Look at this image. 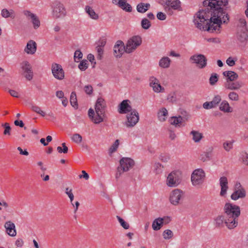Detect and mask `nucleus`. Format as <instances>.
Masks as SVG:
<instances>
[{
  "label": "nucleus",
  "mask_w": 248,
  "mask_h": 248,
  "mask_svg": "<svg viewBox=\"0 0 248 248\" xmlns=\"http://www.w3.org/2000/svg\"><path fill=\"white\" fill-rule=\"evenodd\" d=\"M183 196V192L179 189H175L170 193V201L174 205H177L180 203V201Z\"/></svg>",
  "instance_id": "obj_12"
},
{
  "label": "nucleus",
  "mask_w": 248,
  "mask_h": 248,
  "mask_svg": "<svg viewBox=\"0 0 248 248\" xmlns=\"http://www.w3.org/2000/svg\"><path fill=\"white\" fill-rule=\"evenodd\" d=\"M227 0H205L203 2L204 9L199 10L197 17L193 20L194 24L200 30L209 32H220L223 24H227L229 17L225 6Z\"/></svg>",
  "instance_id": "obj_1"
},
{
  "label": "nucleus",
  "mask_w": 248,
  "mask_h": 248,
  "mask_svg": "<svg viewBox=\"0 0 248 248\" xmlns=\"http://www.w3.org/2000/svg\"><path fill=\"white\" fill-rule=\"evenodd\" d=\"M161 164L159 163H155L154 165L155 170V172L156 173H159L161 172V170L160 169V168L162 167Z\"/></svg>",
  "instance_id": "obj_61"
},
{
  "label": "nucleus",
  "mask_w": 248,
  "mask_h": 248,
  "mask_svg": "<svg viewBox=\"0 0 248 248\" xmlns=\"http://www.w3.org/2000/svg\"><path fill=\"white\" fill-rule=\"evenodd\" d=\"M205 176V173L202 169L195 170L191 177L192 185L195 186L201 185L203 182Z\"/></svg>",
  "instance_id": "obj_6"
},
{
  "label": "nucleus",
  "mask_w": 248,
  "mask_h": 248,
  "mask_svg": "<svg viewBox=\"0 0 248 248\" xmlns=\"http://www.w3.org/2000/svg\"><path fill=\"white\" fill-rule=\"evenodd\" d=\"M226 63L229 66H232L235 64V61L230 57L226 60Z\"/></svg>",
  "instance_id": "obj_64"
},
{
  "label": "nucleus",
  "mask_w": 248,
  "mask_h": 248,
  "mask_svg": "<svg viewBox=\"0 0 248 248\" xmlns=\"http://www.w3.org/2000/svg\"><path fill=\"white\" fill-rule=\"evenodd\" d=\"M161 218L162 219V220H161V222H162L163 225L164 224H167L169 223L170 222V221H171L170 217L168 216H166L163 217H161Z\"/></svg>",
  "instance_id": "obj_62"
},
{
  "label": "nucleus",
  "mask_w": 248,
  "mask_h": 248,
  "mask_svg": "<svg viewBox=\"0 0 248 248\" xmlns=\"http://www.w3.org/2000/svg\"><path fill=\"white\" fill-rule=\"evenodd\" d=\"M224 86L226 88L230 90H238L242 87V84L238 81L235 82L226 81Z\"/></svg>",
  "instance_id": "obj_25"
},
{
  "label": "nucleus",
  "mask_w": 248,
  "mask_h": 248,
  "mask_svg": "<svg viewBox=\"0 0 248 248\" xmlns=\"http://www.w3.org/2000/svg\"><path fill=\"white\" fill-rule=\"evenodd\" d=\"M223 214L226 217L225 225L229 229L238 225V217L240 215V208L238 205L227 202L223 207Z\"/></svg>",
  "instance_id": "obj_2"
},
{
  "label": "nucleus",
  "mask_w": 248,
  "mask_h": 248,
  "mask_svg": "<svg viewBox=\"0 0 248 248\" xmlns=\"http://www.w3.org/2000/svg\"><path fill=\"white\" fill-rule=\"evenodd\" d=\"M238 40L241 43H246L248 39V31L247 27L239 29L237 34Z\"/></svg>",
  "instance_id": "obj_19"
},
{
  "label": "nucleus",
  "mask_w": 248,
  "mask_h": 248,
  "mask_svg": "<svg viewBox=\"0 0 248 248\" xmlns=\"http://www.w3.org/2000/svg\"><path fill=\"white\" fill-rule=\"evenodd\" d=\"M13 13V11L11 10L10 12L6 9H3L1 11V16L2 17L7 18L9 17H12L11 14Z\"/></svg>",
  "instance_id": "obj_48"
},
{
  "label": "nucleus",
  "mask_w": 248,
  "mask_h": 248,
  "mask_svg": "<svg viewBox=\"0 0 248 248\" xmlns=\"http://www.w3.org/2000/svg\"><path fill=\"white\" fill-rule=\"evenodd\" d=\"M4 227L6 229V232L8 235L11 236H15L16 234V232L15 229V225L11 221H6L4 224Z\"/></svg>",
  "instance_id": "obj_20"
},
{
  "label": "nucleus",
  "mask_w": 248,
  "mask_h": 248,
  "mask_svg": "<svg viewBox=\"0 0 248 248\" xmlns=\"http://www.w3.org/2000/svg\"><path fill=\"white\" fill-rule=\"evenodd\" d=\"M119 162V170H122V172L128 171L135 165L134 161L129 157H123L120 159Z\"/></svg>",
  "instance_id": "obj_9"
},
{
  "label": "nucleus",
  "mask_w": 248,
  "mask_h": 248,
  "mask_svg": "<svg viewBox=\"0 0 248 248\" xmlns=\"http://www.w3.org/2000/svg\"><path fill=\"white\" fill-rule=\"evenodd\" d=\"M78 67L79 69L82 71L86 70L88 67V61L87 60L81 61Z\"/></svg>",
  "instance_id": "obj_43"
},
{
  "label": "nucleus",
  "mask_w": 248,
  "mask_h": 248,
  "mask_svg": "<svg viewBox=\"0 0 248 248\" xmlns=\"http://www.w3.org/2000/svg\"><path fill=\"white\" fill-rule=\"evenodd\" d=\"M233 141H226L223 143V148L227 151H229L232 148Z\"/></svg>",
  "instance_id": "obj_52"
},
{
  "label": "nucleus",
  "mask_w": 248,
  "mask_h": 248,
  "mask_svg": "<svg viewBox=\"0 0 248 248\" xmlns=\"http://www.w3.org/2000/svg\"><path fill=\"white\" fill-rule=\"evenodd\" d=\"M84 90L87 94L91 95L93 93V89L91 85H88L84 87Z\"/></svg>",
  "instance_id": "obj_55"
},
{
  "label": "nucleus",
  "mask_w": 248,
  "mask_h": 248,
  "mask_svg": "<svg viewBox=\"0 0 248 248\" xmlns=\"http://www.w3.org/2000/svg\"><path fill=\"white\" fill-rule=\"evenodd\" d=\"M31 109L33 111L41 115V116H42L43 117L45 116V113L41 109V108L39 107H38L37 106L32 105Z\"/></svg>",
  "instance_id": "obj_44"
},
{
  "label": "nucleus",
  "mask_w": 248,
  "mask_h": 248,
  "mask_svg": "<svg viewBox=\"0 0 248 248\" xmlns=\"http://www.w3.org/2000/svg\"><path fill=\"white\" fill-rule=\"evenodd\" d=\"M23 13L29 19H31L36 16V15L31 13V11L29 10H24L23 11Z\"/></svg>",
  "instance_id": "obj_54"
},
{
  "label": "nucleus",
  "mask_w": 248,
  "mask_h": 248,
  "mask_svg": "<svg viewBox=\"0 0 248 248\" xmlns=\"http://www.w3.org/2000/svg\"><path fill=\"white\" fill-rule=\"evenodd\" d=\"M167 100L171 103L176 101V96L174 93H171L167 96Z\"/></svg>",
  "instance_id": "obj_51"
},
{
  "label": "nucleus",
  "mask_w": 248,
  "mask_h": 248,
  "mask_svg": "<svg viewBox=\"0 0 248 248\" xmlns=\"http://www.w3.org/2000/svg\"><path fill=\"white\" fill-rule=\"evenodd\" d=\"M150 7V4L149 3L140 2L137 5V10L140 13H144L149 9Z\"/></svg>",
  "instance_id": "obj_26"
},
{
  "label": "nucleus",
  "mask_w": 248,
  "mask_h": 248,
  "mask_svg": "<svg viewBox=\"0 0 248 248\" xmlns=\"http://www.w3.org/2000/svg\"><path fill=\"white\" fill-rule=\"evenodd\" d=\"M127 122L125 124L127 127H133L139 121V113L136 109H133L130 114L126 115Z\"/></svg>",
  "instance_id": "obj_10"
},
{
  "label": "nucleus",
  "mask_w": 248,
  "mask_h": 248,
  "mask_svg": "<svg viewBox=\"0 0 248 248\" xmlns=\"http://www.w3.org/2000/svg\"><path fill=\"white\" fill-rule=\"evenodd\" d=\"M225 220L226 217L224 214L218 216L215 219L216 226L219 227L223 226V224H225Z\"/></svg>",
  "instance_id": "obj_33"
},
{
  "label": "nucleus",
  "mask_w": 248,
  "mask_h": 248,
  "mask_svg": "<svg viewBox=\"0 0 248 248\" xmlns=\"http://www.w3.org/2000/svg\"><path fill=\"white\" fill-rule=\"evenodd\" d=\"M182 178V173L180 171H173L167 177V185L169 187H176L181 183Z\"/></svg>",
  "instance_id": "obj_4"
},
{
  "label": "nucleus",
  "mask_w": 248,
  "mask_h": 248,
  "mask_svg": "<svg viewBox=\"0 0 248 248\" xmlns=\"http://www.w3.org/2000/svg\"><path fill=\"white\" fill-rule=\"evenodd\" d=\"M113 51L115 57L120 58L124 52H126V46H124L123 41H117L114 46Z\"/></svg>",
  "instance_id": "obj_13"
},
{
  "label": "nucleus",
  "mask_w": 248,
  "mask_h": 248,
  "mask_svg": "<svg viewBox=\"0 0 248 248\" xmlns=\"http://www.w3.org/2000/svg\"><path fill=\"white\" fill-rule=\"evenodd\" d=\"M141 26L142 29L148 30L151 27V23L148 19L144 18L141 21Z\"/></svg>",
  "instance_id": "obj_36"
},
{
  "label": "nucleus",
  "mask_w": 248,
  "mask_h": 248,
  "mask_svg": "<svg viewBox=\"0 0 248 248\" xmlns=\"http://www.w3.org/2000/svg\"><path fill=\"white\" fill-rule=\"evenodd\" d=\"M170 158L169 155L166 154H161L159 157V159L163 162H167Z\"/></svg>",
  "instance_id": "obj_53"
},
{
  "label": "nucleus",
  "mask_w": 248,
  "mask_h": 248,
  "mask_svg": "<svg viewBox=\"0 0 248 248\" xmlns=\"http://www.w3.org/2000/svg\"><path fill=\"white\" fill-rule=\"evenodd\" d=\"M72 140L76 143H80L81 142L82 138L79 134H74L71 138Z\"/></svg>",
  "instance_id": "obj_42"
},
{
  "label": "nucleus",
  "mask_w": 248,
  "mask_h": 248,
  "mask_svg": "<svg viewBox=\"0 0 248 248\" xmlns=\"http://www.w3.org/2000/svg\"><path fill=\"white\" fill-rule=\"evenodd\" d=\"M171 124L175 125L176 127L180 126L183 121V118L181 116L178 117L173 116L169 120Z\"/></svg>",
  "instance_id": "obj_29"
},
{
  "label": "nucleus",
  "mask_w": 248,
  "mask_h": 248,
  "mask_svg": "<svg viewBox=\"0 0 248 248\" xmlns=\"http://www.w3.org/2000/svg\"><path fill=\"white\" fill-rule=\"evenodd\" d=\"M14 124L16 126H18L20 127H24V129H26V127H24V124L21 120H16L14 122Z\"/></svg>",
  "instance_id": "obj_60"
},
{
  "label": "nucleus",
  "mask_w": 248,
  "mask_h": 248,
  "mask_svg": "<svg viewBox=\"0 0 248 248\" xmlns=\"http://www.w3.org/2000/svg\"><path fill=\"white\" fill-rule=\"evenodd\" d=\"M22 64V69L24 73H26L25 75V78L28 80H31L33 78V72L31 65L27 61L23 62Z\"/></svg>",
  "instance_id": "obj_18"
},
{
  "label": "nucleus",
  "mask_w": 248,
  "mask_h": 248,
  "mask_svg": "<svg viewBox=\"0 0 248 248\" xmlns=\"http://www.w3.org/2000/svg\"><path fill=\"white\" fill-rule=\"evenodd\" d=\"M85 10L86 12L89 15L90 17L93 19L96 20L98 18L99 16L94 11V10L90 6L87 5L85 6Z\"/></svg>",
  "instance_id": "obj_27"
},
{
  "label": "nucleus",
  "mask_w": 248,
  "mask_h": 248,
  "mask_svg": "<svg viewBox=\"0 0 248 248\" xmlns=\"http://www.w3.org/2000/svg\"><path fill=\"white\" fill-rule=\"evenodd\" d=\"M119 7L126 12H131L132 11L131 6L125 1L123 0L122 4H121Z\"/></svg>",
  "instance_id": "obj_37"
},
{
  "label": "nucleus",
  "mask_w": 248,
  "mask_h": 248,
  "mask_svg": "<svg viewBox=\"0 0 248 248\" xmlns=\"http://www.w3.org/2000/svg\"><path fill=\"white\" fill-rule=\"evenodd\" d=\"M31 20L34 29H36L40 27V22L37 16H35V17H33Z\"/></svg>",
  "instance_id": "obj_45"
},
{
  "label": "nucleus",
  "mask_w": 248,
  "mask_h": 248,
  "mask_svg": "<svg viewBox=\"0 0 248 248\" xmlns=\"http://www.w3.org/2000/svg\"><path fill=\"white\" fill-rule=\"evenodd\" d=\"M37 49L36 43L33 40H30L25 48L24 51L27 54H33Z\"/></svg>",
  "instance_id": "obj_22"
},
{
  "label": "nucleus",
  "mask_w": 248,
  "mask_h": 248,
  "mask_svg": "<svg viewBox=\"0 0 248 248\" xmlns=\"http://www.w3.org/2000/svg\"><path fill=\"white\" fill-rule=\"evenodd\" d=\"M150 86L152 87L155 92L159 93L164 92V88L158 83L157 79L154 77H152L150 78Z\"/></svg>",
  "instance_id": "obj_17"
},
{
  "label": "nucleus",
  "mask_w": 248,
  "mask_h": 248,
  "mask_svg": "<svg viewBox=\"0 0 248 248\" xmlns=\"http://www.w3.org/2000/svg\"><path fill=\"white\" fill-rule=\"evenodd\" d=\"M163 236L164 239H169L173 236V233L170 230H166L163 233Z\"/></svg>",
  "instance_id": "obj_46"
},
{
  "label": "nucleus",
  "mask_w": 248,
  "mask_h": 248,
  "mask_svg": "<svg viewBox=\"0 0 248 248\" xmlns=\"http://www.w3.org/2000/svg\"><path fill=\"white\" fill-rule=\"evenodd\" d=\"M190 134L192 135V140L195 142H199L203 138L202 134L197 131L192 130Z\"/></svg>",
  "instance_id": "obj_34"
},
{
  "label": "nucleus",
  "mask_w": 248,
  "mask_h": 248,
  "mask_svg": "<svg viewBox=\"0 0 248 248\" xmlns=\"http://www.w3.org/2000/svg\"><path fill=\"white\" fill-rule=\"evenodd\" d=\"M142 42V39L139 35L132 36L128 41L126 45V53H130L140 46Z\"/></svg>",
  "instance_id": "obj_5"
},
{
  "label": "nucleus",
  "mask_w": 248,
  "mask_h": 248,
  "mask_svg": "<svg viewBox=\"0 0 248 248\" xmlns=\"http://www.w3.org/2000/svg\"><path fill=\"white\" fill-rule=\"evenodd\" d=\"M193 63L197 64L199 68L202 69L207 65V59L203 54H195L191 56L189 59Z\"/></svg>",
  "instance_id": "obj_8"
},
{
  "label": "nucleus",
  "mask_w": 248,
  "mask_h": 248,
  "mask_svg": "<svg viewBox=\"0 0 248 248\" xmlns=\"http://www.w3.org/2000/svg\"><path fill=\"white\" fill-rule=\"evenodd\" d=\"M52 73L54 77L59 80H62L64 78V72L62 66L58 63H53L51 66Z\"/></svg>",
  "instance_id": "obj_11"
},
{
  "label": "nucleus",
  "mask_w": 248,
  "mask_h": 248,
  "mask_svg": "<svg viewBox=\"0 0 248 248\" xmlns=\"http://www.w3.org/2000/svg\"><path fill=\"white\" fill-rule=\"evenodd\" d=\"M157 18L160 20H164L166 19V15L162 12H158L156 15Z\"/></svg>",
  "instance_id": "obj_57"
},
{
  "label": "nucleus",
  "mask_w": 248,
  "mask_h": 248,
  "mask_svg": "<svg viewBox=\"0 0 248 248\" xmlns=\"http://www.w3.org/2000/svg\"><path fill=\"white\" fill-rule=\"evenodd\" d=\"M1 126L4 128V130L3 131V134L4 135H11V127L10 126V124L8 123H5L4 124H2Z\"/></svg>",
  "instance_id": "obj_38"
},
{
  "label": "nucleus",
  "mask_w": 248,
  "mask_h": 248,
  "mask_svg": "<svg viewBox=\"0 0 248 248\" xmlns=\"http://www.w3.org/2000/svg\"><path fill=\"white\" fill-rule=\"evenodd\" d=\"M119 144V140H116L114 143L111 146L109 149V152L110 153H112L114 152H115L117 150V149L118 147Z\"/></svg>",
  "instance_id": "obj_47"
},
{
  "label": "nucleus",
  "mask_w": 248,
  "mask_h": 248,
  "mask_svg": "<svg viewBox=\"0 0 248 248\" xmlns=\"http://www.w3.org/2000/svg\"><path fill=\"white\" fill-rule=\"evenodd\" d=\"M52 9V15L56 18L64 17L66 15L65 8L63 5L59 1H56L54 3Z\"/></svg>",
  "instance_id": "obj_7"
},
{
  "label": "nucleus",
  "mask_w": 248,
  "mask_h": 248,
  "mask_svg": "<svg viewBox=\"0 0 248 248\" xmlns=\"http://www.w3.org/2000/svg\"><path fill=\"white\" fill-rule=\"evenodd\" d=\"M170 60L168 57H164L160 59L159 65L164 68H168L170 65Z\"/></svg>",
  "instance_id": "obj_30"
},
{
  "label": "nucleus",
  "mask_w": 248,
  "mask_h": 248,
  "mask_svg": "<svg viewBox=\"0 0 248 248\" xmlns=\"http://www.w3.org/2000/svg\"><path fill=\"white\" fill-rule=\"evenodd\" d=\"M162 219L161 217H158L155 219L152 223V228L155 231H158L160 230L163 226L162 222H161Z\"/></svg>",
  "instance_id": "obj_31"
},
{
  "label": "nucleus",
  "mask_w": 248,
  "mask_h": 248,
  "mask_svg": "<svg viewBox=\"0 0 248 248\" xmlns=\"http://www.w3.org/2000/svg\"><path fill=\"white\" fill-rule=\"evenodd\" d=\"M129 100H124L119 105L118 112L120 114H125L132 111V107L129 105Z\"/></svg>",
  "instance_id": "obj_15"
},
{
  "label": "nucleus",
  "mask_w": 248,
  "mask_h": 248,
  "mask_svg": "<svg viewBox=\"0 0 248 248\" xmlns=\"http://www.w3.org/2000/svg\"><path fill=\"white\" fill-rule=\"evenodd\" d=\"M219 109L225 112H231L232 111V109L230 107L228 102L225 100L221 102L219 107Z\"/></svg>",
  "instance_id": "obj_32"
},
{
  "label": "nucleus",
  "mask_w": 248,
  "mask_h": 248,
  "mask_svg": "<svg viewBox=\"0 0 248 248\" xmlns=\"http://www.w3.org/2000/svg\"><path fill=\"white\" fill-rule=\"evenodd\" d=\"M88 115L89 117L92 119V120L94 122V119L95 118V116L96 115V113H95L94 110L92 108H90L88 111Z\"/></svg>",
  "instance_id": "obj_56"
},
{
  "label": "nucleus",
  "mask_w": 248,
  "mask_h": 248,
  "mask_svg": "<svg viewBox=\"0 0 248 248\" xmlns=\"http://www.w3.org/2000/svg\"><path fill=\"white\" fill-rule=\"evenodd\" d=\"M246 196V192L245 189H241L238 190H234L231 196V198L232 200L236 201L239 198H244Z\"/></svg>",
  "instance_id": "obj_23"
},
{
  "label": "nucleus",
  "mask_w": 248,
  "mask_h": 248,
  "mask_svg": "<svg viewBox=\"0 0 248 248\" xmlns=\"http://www.w3.org/2000/svg\"><path fill=\"white\" fill-rule=\"evenodd\" d=\"M229 98L232 101H237L239 99L238 94L234 92H232L229 93L228 95Z\"/></svg>",
  "instance_id": "obj_49"
},
{
  "label": "nucleus",
  "mask_w": 248,
  "mask_h": 248,
  "mask_svg": "<svg viewBox=\"0 0 248 248\" xmlns=\"http://www.w3.org/2000/svg\"><path fill=\"white\" fill-rule=\"evenodd\" d=\"M116 217L120 223L121 226L124 229H128L129 228V224L125 221L124 219H123L120 216H117Z\"/></svg>",
  "instance_id": "obj_39"
},
{
  "label": "nucleus",
  "mask_w": 248,
  "mask_h": 248,
  "mask_svg": "<svg viewBox=\"0 0 248 248\" xmlns=\"http://www.w3.org/2000/svg\"><path fill=\"white\" fill-rule=\"evenodd\" d=\"M62 147L58 146L57 147V151L59 153H63L66 154L68 152V148L66 146L65 143H62Z\"/></svg>",
  "instance_id": "obj_41"
},
{
  "label": "nucleus",
  "mask_w": 248,
  "mask_h": 248,
  "mask_svg": "<svg viewBox=\"0 0 248 248\" xmlns=\"http://www.w3.org/2000/svg\"><path fill=\"white\" fill-rule=\"evenodd\" d=\"M96 49L98 53L97 58L98 59L101 60L102 58V55L103 54V49L102 47L97 46Z\"/></svg>",
  "instance_id": "obj_59"
},
{
  "label": "nucleus",
  "mask_w": 248,
  "mask_h": 248,
  "mask_svg": "<svg viewBox=\"0 0 248 248\" xmlns=\"http://www.w3.org/2000/svg\"><path fill=\"white\" fill-rule=\"evenodd\" d=\"M242 160H243V162L246 165L248 166V154L247 153H245L242 155Z\"/></svg>",
  "instance_id": "obj_63"
},
{
  "label": "nucleus",
  "mask_w": 248,
  "mask_h": 248,
  "mask_svg": "<svg viewBox=\"0 0 248 248\" xmlns=\"http://www.w3.org/2000/svg\"><path fill=\"white\" fill-rule=\"evenodd\" d=\"M228 182L226 177L222 176L219 179V185L221 187L220 196L225 197L227 194V191L228 189Z\"/></svg>",
  "instance_id": "obj_14"
},
{
  "label": "nucleus",
  "mask_w": 248,
  "mask_h": 248,
  "mask_svg": "<svg viewBox=\"0 0 248 248\" xmlns=\"http://www.w3.org/2000/svg\"><path fill=\"white\" fill-rule=\"evenodd\" d=\"M210 152H205L201 155V160L203 162L209 160L210 158Z\"/></svg>",
  "instance_id": "obj_50"
},
{
  "label": "nucleus",
  "mask_w": 248,
  "mask_h": 248,
  "mask_svg": "<svg viewBox=\"0 0 248 248\" xmlns=\"http://www.w3.org/2000/svg\"><path fill=\"white\" fill-rule=\"evenodd\" d=\"M82 53L79 50H77L74 53V59L76 60V58L78 59H81L82 58Z\"/></svg>",
  "instance_id": "obj_58"
},
{
  "label": "nucleus",
  "mask_w": 248,
  "mask_h": 248,
  "mask_svg": "<svg viewBox=\"0 0 248 248\" xmlns=\"http://www.w3.org/2000/svg\"><path fill=\"white\" fill-rule=\"evenodd\" d=\"M223 75L226 78V81H233L237 79L238 76L234 72L232 71H224Z\"/></svg>",
  "instance_id": "obj_24"
},
{
  "label": "nucleus",
  "mask_w": 248,
  "mask_h": 248,
  "mask_svg": "<svg viewBox=\"0 0 248 248\" xmlns=\"http://www.w3.org/2000/svg\"><path fill=\"white\" fill-rule=\"evenodd\" d=\"M218 80V75L216 73H212L209 78V83L211 85H215Z\"/></svg>",
  "instance_id": "obj_40"
},
{
  "label": "nucleus",
  "mask_w": 248,
  "mask_h": 248,
  "mask_svg": "<svg viewBox=\"0 0 248 248\" xmlns=\"http://www.w3.org/2000/svg\"><path fill=\"white\" fill-rule=\"evenodd\" d=\"M70 102L71 105L75 108H78V104L77 102V96L75 92H72L70 98Z\"/></svg>",
  "instance_id": "obj_35"
},
{
  "label": "nucleus",
  "mask_w": 248,
  "mask_h": 248,
  "mask_svg": "<svg viewBox=\"0 0 248 248\" xmlns=\"http://www.w3.org/2000/svg\"><path fill=\"white\" fill-rule=\"evenodd\" d=\"M165 4L167 5L165 9H169L170 7L174 10H181V2L179 0H166Z\"/></svg>",
  "instance_id": "obj_21"
},
{
  "label": "nucleus",
  "mask_w": 248,
  "mask_h": 248,
  "mask_svg": "<svg viewBox=\"0 0 248 248\" xmlns=\"http://www.w3.org/2000/svg\"><path fill=\"white\" fill-rule=\"evenodd\" d=\"M106 108V104L105 101L101 97L97 99L95 106L96 115L94 119V123L98 124L102 122L107 118L105 113Z\"/></svg>",
  "instance_id": "obj_3"
},
{
  "label": "nucleus",
  "mask_w": 248,
  "mask_h": 248,
  "mask_svg": "<svg viewBox=\"0 0 248 248\" xmlns=\"http://www.w3.org/2000/svg\"><path fill=\"white\" fill-rule=\"evenodd\" d=\"M168 115V110L165 108H162L160 109L158 113V118L160 122H164L166 120V116Z\"/></svg>",
  "instance_id": "obj_28"
},
{
  "label": "nucleus",
  "mask_w": 248,
  "mask_h": 248,
  "mask_svg": "<svg viewBox=\"0 0 248 248\" xmlns=\"http://www.w3.org/2000/svg\"><path fill=\"white\" fill-rule=\"evenodd\" d=\"M221 98L220 95H217L211 101L205 102L203 104V108L206 109H209L216 107L221 101Z\"/></svg>",
  "instance_id": "obj_16"
}]
</instances>
